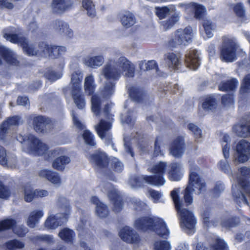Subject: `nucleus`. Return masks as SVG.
Listing matches in <instances>:
<instances>
[{
  "label": "nucleus",
  "instance_id": "nucleus-1",
  "mask_svg": "<svg viewBox=\"0 0 250 250\" xmlns=\"http://www.w3.org/2000/svg\"><path fill=\"white\" fill-rule=\"evenodd\" d=\"M115 83L113 82H106L100 89L99 93L92 96L91 99V110L96 117L104 116L107 121L101 119L100 123L95 126L96 132L99 137L106 145H111L113 150L117 151L112 140L111 129L113 120L112 115L109 113L111 105L106 104L103 110L101 106L104 99L109 98L115 92Z\"/></svg>",
  "mask_w": 250,
  "mask_h": 250
},
{
  "label": "nucleus",
  "instance_id": "nucleus-2",
  "mask_svg": "<svg viewBox=\"0 0 250 250\" xmlns=\"http://www.w3.org/2000/svg\"><path fill=\"white\" fill-rule=\"evenodd\" d=\"M148 170L154 173V176H133L129 180L128 184L132 188L141 187L143 181L154 186H163L166 180L163 175L167 170L168 178L171 181H178L181 179L183 172L182 165L179 163H174L168 166L166 163L159 162L148 168Z\"/></svg>",
  "mask_w": 250,
  "mask_h": 250
},
{
  "label": "nucleus",
  "instance_id": "nucleus-3",
  "mask_svg": "<svg viewBox=\"0 0 250 250\" xmlns=\"http://www.w3.org/2000/svg\"><path fill=\"white\" fill-rule=\"evenodd\" d=\"M135 66L125 57H112L105 63L101 70L100 79L104 77L107 80L118 81L122 76L132 78Z\"/></svg>",
  "mask_w": 250,
  "mask_h": 250
},
{
  "label": "nucleus",
  "instance_id": "nucleus-4",
  "mask_svg": "<svg viewBox=\"0 0 250 250\" xmlns=\"http://www.w3.org/2000/svg\"><path fill=\"white\" fill-rule=\"evenodd\" d=\"M13 28L9 27L4 31L3 37L11 42L20 44L28 55H39L42 57L56 58L58 56V46L42 42L39 44V50L37 51L31 45H29L26 39L21 35L14 34Z\"/></svg>",
  "mask_w": 250,
  "mask_h": 250
},
{
  "label": "nucleus",
  "instance_id": "nucleus-5",
  "mask_svg": "<svg viewBox=\"0 0 250 250\" xmlns=\"http://www.w3.org/2000/svg\"><path fill=\"white\" fill-rule=\"evenodd\" d=\"M89 160L96 165L109 179L114 181L115 173L122 172L124 167L122 162L116 157L108 159L105 153L100 149L87 156Z\"/></svg>",
  "mask_w": 250,
  "mask_h": 250
},
{
  "label": "nucleus",
  "instance_id": "nucleus-6",
  "mask_svg": "<svg viewBox=\"0 0 250 250\" xmlns=\"http://www.w3.org/2000/svg\"><path fill=\"white\" fill-rule=\"evenodd\" d=\"M133 226L138 230L153 231L164 238H167L170 234V230L164 220L156 216L138 217L134 221Z\"/></svg>",
  "mask_w": 250,
  "mask_h": 250
},
{
  "label": "nucleus",
  "instance_id": "nucleus-7",
  "mask_svg": "<svg viewBox=\"0 0 250 250\" xmlns=\"http://www.w3.org/2000/svg\"><path fill=\"white\" fill-rule=\"evenodd\" d=\"M179 189H174L171 192V196L180 216L181 227L187 233L192 234L195 232L196 221L192 212L184 208V203L179 198Z\"/></svg>",
  "mask_w": 250,
  "mask_h": 250
},
{
  "label": "nucleus",
  "instance_id": "nucleus-8",
  "mask_svg": "<svg viewBox=\"0 0 250 250\" xmlns=\"http://www.w3.org/2000/svg\"><path fill=\"white\" fill-rule=\"evenodd\" d=\"M199 167L194 164H190L189 170L190 174L188 185L184 191V200L187 206L191 205L193 202L192 194L199 195L206 189L205 183L198 174L195 171L198 170Z\"/></svg>",
  "mask_w": 250,
  "mask_h": 250
},
{
  "label": "nucleus",
  "instance_id": "nucleus-9",
  "mask_svg": "<svg viewBox=\"0 0 250 250\" xmlns=\"http://www.w3.org/2000/svg\"><path fill=\"white\" fill-rule=\"evenodd\" d=\"M83 73L81 71L78 70L72 73L71 78V88L66 87L63 89V92L66 98L67 99V95L70 91L74 102L79 109H83L85 105V101L82 94V88L80 84L83 80Z\"/></svg>",
  "mask_w": 250,
  "mask_h": 250
},
{
  "label": "nucleus",
  "instance_id": "nucleus-10",
  "mask_svg": "<svg viewBox=\"0 0 250 250\" xmlns=\"http://www.w3.org/2000/svg\"><path fill=\"white\" fill-rule=\"evenodd\" d=\"M58 203L62 208V212L55 215H50L46 219L44 226L48 229H55L65 223L70 214L71 207L68 201L65 197H60Z\"/></svg>",
  "mask_w": 250,
  "mask_h": 250
},
{
  "label": "nucleus",
  "instance_id": "nucleus-11",
  "mask_svg": "<svg viewBox=\"0 0 250 250\" xmlns=\"http://www.w3.org/2000/svg\"><path fill=\"white\" fill-rule=\"evenodd\" d=\"M17 140L22 144V149L27 153L42 155L45 154L48 149L47 146L32 134L17 136Z\"/></svg>",
  "mask_w": 250,
  "mask_h": 250
},
{
  "label": "nucleus",
  "instance_id": "nucleus-12",
  "mask_svg": "<svg viewBox=\"0 0 250 250\" xmlns=\"http://www.w3.org/2000/svg\"><path fill=\"white\" fill-rule=\"evenodd\" d=\"M238 45L234 39L224 37L221 50V59L226 62L235 61L237 58L236 51Z\"/></svg>",
  "mask_w": 250,
  "mask_h": 250
},
{
  "label": "nucleus",
  "instance_id": "nucleus-13",
  "mask_svg": "<svg viewBox=\"0 0 250 250\" xmlns=\"http://www.w3.org/2000/svg\"><path fill=\"white\" fill-rule=\"evenodd\" d=\"M119 235L123 241L128 244L138 245L141 241L137 232L129 226L122 228L119 232Z\"/></svg>",
  "mask_w": 250,
  "mask_h": 250
},
{
  "label": "nucleus",
  "instance_id": "nucleus-14",
  "mask_svg": "<svg viewBox=\"0 0 250 250\" xmlns=\"http://www.w3.org/2000/svg\"><path fill=\"white\" fill-rule=\"evenodd\" d=\"M236 151V159L240 163L247 161L250 157V143L241 140L234 146Z\"/></svg>",
  "mask_w": 250,
  "mask_h": 250
},
{
  "label": "nucleus",
  "instance_id": "nucleus-15",
  "mask_svg": "<svg viewBox=\"0 0 250 250\" xmlns=\"http://www.w3.org/2000/svg\"><path fill=\"white\" fill-rule=\"evenodd\" d=\"M104 188V191L107 192L108 197L113 202V210L116 212L120 211L123 208L122 200L116 189L110 183L106 184Z\"/></svg>",
  "mask_w": 250,
  "mask_h": 250
},
{
  "label": "nucleus",
  "instance_id": "nucleus-16",
  "mask_svg": "<svg viewBox=\"0 0 250 250\" xmlns=\"http://www.w3.org/2000/svg\"><path fill=\"white\" fill-rule=\"evenodd\" d=\"M192 34V29L190 27L177 30L174 38L175 44L176 45H187L191 42Z\"/></svg>",
  "mask_w": 250,
  "mask_h": 250
},
{
  "label": "nucleus",
  "instance_id": "nucleus-17",
  "mask_svg": "<svg viewBox=\"0 0 250 250\" xmlns=\"http://www.w3.org/2000/svg\"><path fill=\"white\" fill-rule=\"evenodd\" d=\"M11 227L13 232L20 237L24 236L28 232L26 228L23 226H18L13 220L7 219L0 222V231L10 229Z\"/></svg>",
  "mask_w": 250,
  "mask_h": 250
},
{
  "label": "nucleus",
  "instance_id": "nucleus-18",
  "mask_svg": "<svg viewBox=\"0 0 250 250\" xmlns=\"http://www.w3.org/2000/svg\"><path fill=\"white\" fill-rule=\"evenodd\" d=\"M199 52L195 49H190L186 54L185 62L188 67L196 70L200 65Z\"/></svg>",
  "mask_w": 250,
  "mask_h": 250
},
{
  "label": "nucleus",
  "instance_id": "nucleus-19",
  "mask_svg": "<svg viewBox=\"0 0 250 250\" xmlns=\"http://www.w3.org/2000/svg\"><path fill=\"white\" fill-rule=\"evenodd\" d=\"M2 60L13 65L16 66L19 64L15 54L10 49L4 46L0 47V65L2 64Z\"/></svg>",
  "mask_w": 250,
  "mask_h": 250
},
{
  "label": "nucleus",
  "instance_id": "nucleus-20",
  "mask_svg": "<svg viewBox=\"0 0 250 250\" xmlns=\"http://www.w3.org/2000/svg\"><path fill=\"white\" fill-rule=\"evenodd\" d=\"M185 143L183 138L179 137L176 138L171 144L169 150L170 154L176 158L181 157L184 154Z\"/></svg>",
  "mask_w": 250,
  "mask_h": 250
},
{
  "label": "nucleus",
  "instance_id": "nucleus-21",
  "mask_svg": "<svg viewBox=\"0 0 250 250\" xmlns=\"http://www.w3.org/2000/svg\"><path fill=\"white\" fill-rule=\"evenodd\" d=\"M71 0H52L50 8L53 13L61 14L72 6Z\"/></svg>",
  "mask_w": 250,
  "mask_h": 250
},
{
  "label": "nucleus",
  "instance_id": "nucleus-22",
  "mask_svg": "<svg viewBox=\"0 0 250 250\" xmlns=\"http://www.w3.org/2000/svg\"><path fill=\"white\" fill-rule=\"evenodd\" d=\"M50 123L49 119L41 116L35 117L33 120L34 129L38 132H42L50 128Z\"/></svg>",
  "mask_w": 250,
  "mask_h": 250
},
{
  "label": "nucleus",
  "instance_id": "nucleus-23",
  "mask_svg": "<svg viewBox=\"0 0 250 250\" xmlns=\"http://www.w3.org/2000/svg\"><path fill=\"white\" fill-rule=\"evenodd\" d=\"M91 202L96 205V213L101 218L106 217L109 213L106 205L101 202L96 196H92L90 199Z\"/></svg>",
  "mask_w": 250,
  "mask_h": 250
},
{
  "label": "nucleus",
  "instance_id": "nucleus-24",
  "mask_svg": "<svg viewBox=\"0 0 250 250\" xmlns=\"http://www.w3.org/2000/svg\"><path fill=\"white\" fill-rule=\"evenodd\" d=\"M43 215L44 213L42 209H34L31 211L26 221L27 226L32 228L35 227Z\"/></svg>",
  "mask_w": 250,
  "mask_h": 250
},
{
  "label": "nucleus",
  "instance_id": "nucleus-25",
  "mask_svg": "<svg viewBox=\"0 0 250 250\" xmlns=\"http://www.w3.org/2000/svg\"><path fill=\"white\" fill-rule=\"evenodd\" d=\"M39 175L47 179L52 184L59 186L61 184V180L58 174L50 170L42 169L39 172Z\"/></svg>",
  "mask_w": 250,
  "mask_h": 250
},
{
  "label": "nucleus",
  "instance_id": "nucleus-26",
  "mask_svg": "<svg viewBox=\"0 0 250 250\" xmlns=\"http://www.w3.org/2000/svg\"><path fill=\"white\" fill-rule=\"evenodd\" d=\"M104 59L103 55H98L85 58L83 62L88 67L95 68L101 66L104 62Z\"/></svg>",
  "mask_w": 250,
  "mask_h": 250
},
{
  "label": "nucleus",
  "instance_id": "nucleus-27",
  "mask_svg": "<svg viewBox=\"0 0 250 250\" xmlns=\"http://www.w3.org/2000/svg\"><path fill=\"white\" fill-rule=\"evenodd\" d=\"M204 32H202V36L205 39L211 38L213 36V32L215 30L216 25L210 20L205 19L203 21Z\"/></svg>",
  "mask_w": 250,
  "mask_h": 250
},
{
  "label": "nucleus",
  "instance_id": "nucleus-28",
  "mask_svg": "<svg viewBox=\"0 0 250 250\" xmlns=\"http://www.w3.org/2000/svg\"><path fill=\"white\" fill-rule=\"evenodd\" d=\"M120 21L124 27L129 28L136 23V18L132 13L125 12L120 15Z\"/></svg>",
  "mask_w": 250,
  "mask_h": 250
},
{
  "label": "nucleus",
  "instance_id": "nucleus-29",
  "mask_svg": "<svg viewBox=\"0 0 250 250\" xmlns=\"http://www.w3.org/2000/svg\"><path fill=\"white\" fill-rule=\"evenodd\" d=\"M233 132L238 136L247 137L250 135V122L246 125L242 124L236 125L233 127Z\"/></svg>",
  "mask_w": 250,
  "mask_h": 250
},
{
  "label": "nucleus",
  "instance_id": "nucleus-30",
  "mask_svg": "<svg viewBox=\"0 0 250 250\" xmlns=\"http://www.w3.org/2000/svg\"><path fill=\"white\" fill-rule=\"evenodd\" d=\"M59 237L63 241L68 243H72L75 238V233L73 230L68 228L61 229L59 234Z\"/></svg>",
  "mask_w": 250,
  "mask_h": 250
},
{
  "label": "nucleus",
  "instance_id": "nucleus-31",
  "mask_svg": "<svg viewBox=\"0 0 250 250\" xmlns=\"http://www.w3.org/2000/svg\"><path fill=\"white\" fill-rule=\"evenodd\" d=\"M166 61L168 67L173 69L178 68L180 63L179 55L174 53H168L165 55Z\"/></svg>",
  "mask_w": 250,
  "mask_h": 250
},
{
  "label": "nucleus",
  "instance_id": "nucleus-32",
  "mask_svg": "<svg viewBox=\"0 0 250 250\" xmlns=\"http://www.w3.org/2000/svg\"><path fill=\"white\" fill-rule=\"evenodd\" d=\"M192 10L194 11L195 17L197 19H201L206 12V9L201 4L192 2L189 3L187 7V10Z\"/></svg>",
  "mask_w": 250,
  "mask_h": 250
},
{
  "label": "nucleus",
  "instance_id": "nucleus-33",
  "mask_svg": "<svg viewBox=\"0 0 250 250\" xmlns=\"http://www.w3.org/2000/svg\"><path fill=\"white\" fill-rule=\"evenodd\" d=\"M238 84L237 79H231L227 82H222L219 85V89L223 91H233L237 88Z\"/></svg>",
  "mask_w": 250,
  "mask_h": 250
},
{
  "label": "nucleus",
  "instance_id": "nucleus-34",
  "mask_svg": "<svg viewBox=\"0 0 250 250\" xmlns=\"http://www.w3.org/2000/svg\"><path fill=\"white\" fill-rule=\"evenodd\" d=\"M16 162L17 160L15 158L7 159L5 149L0 146V164L2 165H7L12 167H15Z\"/></svg>",
  "mask_w": 250,
  "mask_h": 250
},
{
  "label": "nucleus",
  "instance_id": "nucleus-35",
  "mask_svg": "<svg viewBox=\"0 0 250 250\" xmlns=\"http://www.w3.org/2000/svg\"><path fill=\"white\" fill-rule=\"evenodd\" d=\"M70 162L69 157L66 156H62L56 158L52 163V167L58 170H63L65 166Z\"/></svg>",
  "mask_w": 250,
  "mask_h": 250
},
{
  "label": "nucleus",
  "instance_id": "nucleus-36",
  "mask_svg": "<svg viewBox=\"0 0 250 250\" xmlns=\"http://www.w3.org/2000/svg\"><path fill=\"white\" fill-rule=\"evenodd\" d=\"M156 10V14L160 19H162L170 13L175 12L176 8L174 5H170L162 7H157Z\"/></svg>",
  "mask_w": 250,
  "mask_h": 250
},
{
  "label": "nucleus",
  "instance_id": "nucleus-37",
  "mask_svg": "<svg viewBox=\"0 0 250 250\" xmlns=\"http://www.w3.org/2000/svg\"><path fill=\"white\" fill-rule=\"evenodd\" d=\"M203 108L207 111H212L217 106V100L213 95L208 96L202 104Z\"/></svg>",
  "mask_w": 250,
  "mask_h": 250
},
{
  "label": "nucleus",
  "instance_id": "nucleus-38",
  "mask_svg": "<svg viewBox=\"0 0 250 250\" xmlns=\"http://www.w3.org/2000/svg\"><path fill=\"white\" fill-rule=\"evenodd\" d=\"M94 77L92 75L86 76L84 79V87L85 93L90 95L94 92L95 84L94 83Z\"/></svg>",
  "mask_w": 250,
  "mask_h": 250
},
{
  "label": "nucleus",
  "instance_id": "nucleus-39",
  "mask_svg": "<svg viewBox=\"0 0 250 250\" xmlns=\"http://www.w3.org/2000/svg\"><path fill=\"white\" fill-rule=\"evenodd\" d=\"M55 28L59 30L60 33H64L69 37L73 35V32L69 28L68 25L62 21H56L55 23Z\"/></svg>",
  "mask_w": 250,
  "mask_h": 250
},
{
  "label": "nucleus",
  "instance_id": "nucleus-40",
  "mask_svg": "<svg viewBox=\"0 0 250 250\" xmlns=\"http://www.w3.org/2000/svg\"><path fill=\"white\" fill-rule=\"evenodd\" d=\"M210 245L214 250H229L227 245L217 236H214L213 242Z\"/></svg>",
  "mask_w": 250,
  "mask_h": 250
},
{
  "label": "nucleus",
  "instance_id": "nucleus-41",
  "mask_svg": "<svg viewBox=\"0 0 250 250\" xmlns=\"http://www.w3.org/2000/svg\"><path fill=\"white\" fill-rule=\"evenodd\" d=\"M230 142L229 136L227 134L224 135L222 142V146L223 155L225 159H228L229 157Z\"/></svg>",
  "mask_w": 250,
  "mask_h": 250
},
{
  "label": "nucleus",
  "instance_id": "nucleus-42",
  "mask_svg": "<svg viewBox=\"0 0 250 250\" xmlns=\"http://www.w3.org/2000/svg\"><path fill=\"white\" fill-rule=\"evenodd\" d=\"M179 20V13H174L172 16L167 20L163 21L162 22V25L163 29L167 30L171 28Z\"/></svg>",
  "mask_w": 250,
  "mask_h": 250
},
{
  "label": "nucleus",
  "instance_id": "nucleus-43",
  "mask_svg": "<svg viewBox=\"0 0 250 250\" xmlns=\"http://www.w3.org/2000/svg\"><path fill=\"white\" fill-rule=\"evenodd\" d=\"M34 194V190L30 184L25 186L24 187V198L26 202H30L35 199Z\"/></svg>",
  "mask_w": 250,
  "mask_h": 250
},
{
  "label": "nucleus",
  "instance_id": "nucleus-44",
  "mask_svg": "<svg viewBox=\"0 0 250 250\" xmlns=\"http://www.w3.org/2000/svg\"><path fill=\"white\" fill-rule=\"evenodd\" d=\"M154 250H171L170 243L166 240L156 241L153 244Z\"/></svg>",
  "mask_w": 250,
  "mask_h": 250
},
{
  "label": "nucleus",
  "instance_id": "nucleus-45",
  "mask_svg": "<svg viewBox=\"0 0 250 250\" xmlns=\"http://www.w3.org/2000/svg\"><path fill=\"white\" fill-rule=\"evenodd\" d=\"M250 91V74L244 78L240 89V93L243 95Z\"/></svg>",
  "mask_w": 250,
  "mask_h": 250
},
{
  "label": "nucleus",
  "instance_id": "nucleus-46",
  "mask_svg": "<svg viewBox=\"0 0 250 250\" xmlns=\"http://www.w3.org/2000/svg\"><path fill=\"white\" fill-rule=\"evenodd\" d=\"M83 137L86 144L91 146L96 145L94 136L89 130L85 129L83 133Z\"/></svg>",
  "mask_w": 250,
  "mask_h": 250
},
{
  "label": "nucleus",
  "instance_id": "nucleus-47",
  "mask_svg": "<svg viewBox=\"0 0 250 250\" xmlns=\"http://www.w3.org/2000/svg\"><path fill=\"white\" fill-rule=\"evenodd\" d=\"M164 144L162 138L161 137H157L156 139L154 144V155L155 156L163 155V147Z\"/></svg>",
  "mask_w": 250,
  "mask_h": 250
},
{
  "label": "nucleus",
  "instance_id": "nucleus-48",
  "mask_svg": "<svg viewBox=\"0 0 250 250\" xmlns=\"http://www.w3.org/2000/svg\"><path fill=\"white\" fill-rule=\"evenodd\" d=\"M83 6L87 11V14L91 17L95 16V10L94 5L90 0H83Z\"/></svg>",
  "mask_w": 250,
  "mask_h": 250
},
{
  "label": "nucleus",
  "instance_id": "nucleus-49",
  "mask_svg": "<svg viewBox=\"0 0 250 250\" xmlns=\"http://www.w3.org/2000/svg\"><path fill=\"white\" fill-rule=\"evenodd\" d=\"M24 246L23 243L17 240H11L6 243V247L10 250L22 249Z\"/></svg>",
  "mask_w": 250,
  "mask_h": 250
},
{
  "label": "nucleus",
  "instance_id": "nucleus-50",
  "mask_svg": "<svg viewBox=\"0 0 250 250\" xmlns=\"http://www.w3.org/2000/svg\"><path fill=\"white\" fill-rule=\"evenodd\" d=\"M156 66V63L153 60L148 61L147 62H142L139 64L140 69L144 70L153 69L155 68Z\"/></svg>",
  "mask_w": 250,
  "mask_h": 250
},
{
  "label": "nucleus",
  "instance_id": "nucleus-51",
  "mask_svg": "<svg viewBox=\"0 0 250 250\" xmlns=\"http://www.w3.org/2000/svg\"><path fill=\"white\" fill-rule=\"evenodd\" d=\"M188 128L193 133L196 139H199L201 137L202 130L195 125L190 123L188 125Z\"/></svg>",
  "mask_w": 250,
  "mask_h": 250
},
{
  "label": "nucleus",
  "instance_id": "nucleus-52",
  "mask_svg": "<svg viewBox=\"0 0 250 250\" xmlns=\"http://www.w3.org/2000/svg\"><path fill=\"white\" fill-rule=\"evenodd\" d=\"M9 128L8 122H3L0 125V140H4L6 139Z\"/></svg>",
  "mask_w": 250,
  "mask_h": 250
},
{
  "label": "nucleus",
  "instance_id": "nucleus-53",
  "mask_svg": "<svg viewBox=\"0 0 250 250\" xmlns=\"http://www.w3.org/2000/svg\"><path fill=\"white\" fill-rule=\"evenodd\" d=\"M227 159H225V160H221L219 162L218 166L219 168L224 172L227 174H230L231 173V171Z\"/></svg>",
  "mask_w": 250,
  "mask_h": 250
},
{
  "label": "nucleus",
  "instance_id": "nucleus-54",
  "mask_svg": "<svg viewBox=\"0 0 250 250\" xmlns=\"http://www.w3.org/2000/svg\"><path fill=\"white\" fill-rule=\"evenodd\" d=\"M132 204L134 209L138 210L146 209L147 207L145 203L142 202L136 198H133L132 199Z\"/></svg>",
  "mask_w": 250,
  "mask_h": 250
},
{
  "label": "nucleus",
  "instance_id": "nucleus-55",
  "mask_svg": "<svg viewBox=\"0 0 250 250\" xmlns=\"http://www.w3.org/2000/svg\"><path fill=\"white\" fill-rule=\"evenodd\" d=\"M10 192L8 188L5 187L0 181V198L6 199L10 196Z\"/></svg>",
  "mask_w": 250,
  "mask_h": 250
},
{
  "label": "nucleus",
  "instance_id": "nucleus-56",
  "mask_svg": "<svg viewBox=\"0 0 250 250\" xmlns=\"http://www.w3.org/2000/svg\"><path fill=\"white\" fill-rule=\"evenodd\" d=\"M239 223V220L237 218H231L228 221H223L222 225L226 228H231L237 226Z\"/></svg>",
  "mask_w": 250,
  "mask_h": 250
},
{
  "label": "nucleus",
  "instance_id": "nucleus-57",
  "mask_svg": "<svg viewBox=\"0 0 250 250\" xmlns=\"http://www.w3.org/2000/svg\"><path fill=\"white\" fill-rule=\"evenodd\" d=\"M222 104L225 106H229L233 104V97L232 94H226L223 96Z\"/></svg>",
  "mask_w": 250,
  "mask_h": 250
},
{
  "label": "nucleus",
  "instance_id": "nucleus-58",
  "mask_svg": "<svg viewBox=\"0 0 250 250\" xmlns=\"http://www.w3.org/2000/svg\"><path fill=\"white\" fill-rule=\"evenodd\" d=\"M149 196L153 200L154 202L157 203L159 201L162 197V194L158 191L150 189L148 191Z\"/></svg>",
  "mask_w": 250,
  "mask_h": 250
},
{
  "label": "nucleus",
  "instance_id": "nucleus-59",
  "mask_svg": "<svg viewBox=\"0 0 250 250\" xmlns=\"http://www.w3.org/2000/svg\"><path fill=\"white\" fill-rule=\"evenodd\" d=\"M234 11L239 17H243L244 15L245 11L242 4L241 3H238L234 6Z\"/></svg>",
  "mask_w": 250,
  "mask_h": 250
},
{
  "label": "nucleus",
  "instance_id": "nucleus-60",
  "mask_svg": "<svg viewBox=\"0 0 250 250\" xmlns=\"http://www.w3.org/2000/svg\"><path fill=\"white\" fill-rule=\"evenodd\" d=\"M34 195L36 198H42L48 195V191L44 189H36L34 190Z\"/></svg>",
  "mask_w": 250,
  "mask_h": 250
},
{
  "label": "nucleus",
  "instance_id": "nucleus-61",
  "mask_svg": "<svg viewBox=\"0 0 250 250\" xmlns=\"http://www.w3.org/2000/svg\"><path fill=\"white\" fill-rule=\"evenodd\" d=\"M72 116H73V121L74 125L79 129H84L85 125L79 121L78 117L77 116H76L75 115H74V114L73 113H72Z\"/></svg>",
  "mask_w": 250,
  "mask_h": 250
},
{
  "label": "nucleus",
  "instance_id": "nucleus-62",
  "mask_svg": "<svg viewBox=\"0 0 250 250\" xmlns=\"http://www.w3.org/2000/svg\"><path fill=\"white\" fill-rule=\"evenodd\" d=\"M62 151L60 148L55 149L53 150L49 151L47 152V155H48V158H47V159L48 160H49L50 158H52L53 157H54L59 155L60 154H62Z\"/></svg>",
  "mask_w": 250,
  "mask_h": 250
},
{
  "label": "nucleus",
  "instance_id": "nucleus-63",
  "mask_svg": "<svg viewBox=\"0 0 250 250\" xmlns=\"http://www.w3.org/2000/svg\"><path fill=\"white\" fill-rule=\"evenodd\" d=\"M224 189V185L222 183H217L213 190V194H214V196H218L220 193L223 191Z\"/></svg>",
  "mask_w": 250,
  "mask_h": 250
},
{
  "label": "nucleus",
  "instance_id": "nucleus-64",
  "mask_svg": "<svg viewBox=\"0 0 250 250\" xmlns=\"http://www.w3.org/2000/svg\"><path fill=\"white\" fill-rule=\"evenodd\" d=\"M14 7L13 4L7 0H0V8L11 9Z\"/></svg>",
  "mask_w": 250,
  "mask_h": 250
}]
</instances>
